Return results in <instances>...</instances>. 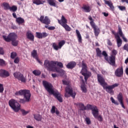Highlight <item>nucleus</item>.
Returning <instances> with one entry per match:
<instances>
[{"mask_svg":"<svg viewBox=\"0 0 128 128\" xmlns=\"http://www.w3.org/2000/svg\"><path fill=\"white\" fill-rule=\"evenodd\" d=\"M110 100L112 104H115L116 106H118V104H120V103L116 101V100H114L113 97H111L110 98Z\"/></svg>","mask_w":128,"mask_h":128,"instance_id":"a19ab883","label":"nucleus"},{"mask_svg":"<svg viewBox=\"0 0 128 128\" xmlns=\"http://www.w3.org/2000/svg\"><path fill=\"white\" fill-rule=\"evenodd\" d=\"M76 34L77 36V38H78V42H82V35H80V31L78 30H76Z\"/></svg>","mask_w":128,"mask_h":128,"instance_id":"473e14b6","label":"nucleus"},{"mask_svg":"<svg viewBox=\"0 0 128 128\" xmlns=\"http://www.w3.org/2000/svg\"><path fill=\"white\" fill-rule=\"evenodd\" d=\"M2 38L6 42H12V40H16V34L14 33H10L8 36H3Z\"/></svg>","mask_w":128,"mask_h":128,"instance_id":"1a4fd4ad","label":"nucleus"},{"mask_svg":"<svg viewBox=\"0 0 128 128\" xmlns=\"http://www.w3.org/2000/svg\"><path fill=\"white\" fill-rule=\"evenodd\" d=\"M26 36L27 37V38H28V40H30L32 42H34V34L32 33V32L30 30H28L26 32Z\"/></svg>","mask_w":128,"mask_h":128,"instance_id":"6ab92c4d","label":"nucleus"},{"mask_svg":"<svg viewBox=\"0 0 128 128\" xmlns=\"http://www.w3.org/2000/svg\"><path fill=\"white\" fill-rule=\"evenodd\" d=\"M85 120H86L87 124H92L90 119L89 118L86 117L85 119Z\"/></svg>","mask_w":128,"mask_h":128,"instance_id":"09e8293b","label":"nucleus"},{"mask_svg":"<svg viewBox=\"0 0 128 128\" xmlns=\"http://www.w3.org/2000/svg\"><path fill=\"white\" fill-rule=\"evenodd\" d=\"M4 90V84H0V92L2 94Z\"/></svg>","mask_w":128,"mask_h":128,"instance_id":"8fccbe9b","label":"nucleus"},{"mask_svg":"<svg viewBox=\"0 0 128 128\" xmlns=\"http://www.w3.org/2000/svg\"><path fill=\"white\" fill-rule=\"evenodd\" d=\"M0 54H2V56H4V48H2L0 47Z\"/></svg>","mask_w":128,"mask_h":128,"instance_id":"4d7b16f0","label":"nucleus"},{"mask_svg":"<svg viewBox=\"0 0 128 128\" xmlns=\"http://www.w3.org/2000/svg\"><path fill=\"white\" fill-rule=\"evenodd\" d=\"M82 75L84 76V77L85 80H88V78H90V76H92V73L90 72L83 73V74Z\"/></svg>","mask_w":128,"mask_h":128,"instance_id":"c9c22d12","label":"nucleus"},{"mask_svg":"<svg viewBox=\"0 0 128 128\" xmlns=\"http://www.w3.org/2000/svg\"><path fill=\"white\" fill-rule=\"evenodd\" d=\"M102 14H104V16H108V13L106 12H102Z\"/></svg>","mask_w":128,"mask_h":128,"instance_id":"0e129e2a","label":"nucleus"},{"mask_svg":"<svg viewBox=\"0 0 128 128\" xmlns=\"http://www.w3.org/2000/svg\"><path fill=\"white\" fill-rule=\"evenodd\" d=\"M122 2H126V4H128V0H121Z\"/></svg>","mask_w":128,"mask_h":128,"instance_id":"338daca9","label":"nucleus"},{"mask_svg":"<svg viewBox=\"0 0 128 128\" xmlns=\"http://www.w3.org/2000/svg\"><path fill=\"white\" fill-rule=\"evenodd\" d=\"M88 72V69L87 68H82L81 70V74H86Z\"/></svg>","mask_w":128,"mask_h":128,"instance_id":"6e6d98bb","label":"nucleus"},{"mask_svg":"<svg viewBox=\"0 0 128 128\" xmlns=\"http://www.w3.org/2000/svg\"><path fill=\"white\" fill-rule=\"evenodd\" d=\"M107 44L108 46H112V42H110V39L107 40Z\"/></svg>","mask_w":128,"mask_h":128,"instance_id":"680f3d73","label":"nucleus"},{"mask_svg":"<svg viewBox=\"0 0 128 128\" xmlns=\"http://www.w3.org/2000/svg\"><path fill=\"white\" fill-rule=\"evenodd\" d=\"M95 118H96L99 122H102V116L101 115H98Z\"/></svg>","mask_w":128,"mask_h":128,"instance_id":"603ef678","label":"nucleus"},{"mask_svg":"<svg viewBox=\"0 0 128 128\" xmlns=\"http://www.w3.org/2000/svg\"><path fill=\"white\" fill-rule=\"evenodd\" d=\"M14 64H18L20 62V58L16 57L14 60Z\"/></svg>","mask_w":128,"mask_h":128,"instance_id":"bf43d9fd","label":"nucleus"},{"mask_svg":"<svg viewBox=\"0 0 128 128\" xmlns=\"http://www.w3.org/2000/svg\"><path fill=\"white\" fill-rule=\"evenodd\" d=\"M82 68H88V66H86V64L84 62V61L82 62Z\"/></svg>","mask_w":128,"mask_h":128,"instance_id":"13d9d810","label":"nucleus"},{"mask_svg":"<svg viewBox=\"0 0 128 128\" xmlns=\"http://www.w3.org/2000/svg\"><path fill=\"white\" fill-rule=\"evenodd\" d=\"M16 22L18 24H22L24 22V19L22 18V17H18L16 19Z\"/></svg>","mask_w":128,"mask_h":128,"instance_id":"7c9ffc66","label":"nucleus"},{"mask_svg":"<svg viewBox=\"0 0 128 128\" xmlns=\"http://www.w3.org/2000/svg\"><path fill=\"white\" fill-rule=\"evenodd\" d=\"M10 12H14L16 10H18V6H12V7H10Z\"/></svg>","mask_w":128,"mask_h":128,"instance_id":"79ce46f5","label":"nucleus"},{"mask_svg":"<svg viewBox=\"0 0 128 128\" xmlns=\"http://www.w3.org/2000/svg\"><path fill=\"white\" fill-rule=\"evenodd\" d=\"M20 112H22L23 116H26V114H28V111H26L24 109H21Z\"/></svg>","mask_w":128,"mask_h":128,"instance_id":"3c124183","label":"nucleus"},{"mask_svg":"<svg viewBox=\"0 0 128 128\" xmlns=\"http://www.w3.org/2000/svg\"><path fill=\"white\" fill-rule=\"evenodd\" d=\"M62 82L63 84H65V86H68L65 89V98H70V96L73 98H75L76 94L72 90V88L70 86V82L63 80Z\"/></svg>","mask_w":128,"mask_h":128,"instance_id":"423d86ee","label":"nucleus"},{"mask_svg":"<svg viewBox=\"0 0 128 128\" xmlns=\"http://www.w3.org/2000/svg\"><path fill=\"white\" fill-rule=\"evenodd\" d=\"M14 76L18 80H26V78L20 72H15L14 73Z\"/></svg>","mask_w":128,"mask_h":128,"instance_id":"ddd939ff","label":"nucleus"},{"mask_svg":"<svg viewBox=\"0 0 128 128\" xmlns=\"http://www.w3.org/2000/svg\"><path fill=\"white\" fill-rule=\"evenodd\" d=\"M36 60L40 64H41V66L42 65V61H40V59H38V58H36Z\"/></svg>","mask_w":128,"mask_h":128,"instance_id":"e2e57ef3","label":"nucleus"},{"mask_svg":"<svg viewBox=\"0 0 128 128\" xmlns=\"http://www.w3.org/2000/svg\"><path fill=\"white\" fill-rule=\"evenodd\" d=\"M58 22L60 24V26H62V24H68V20L64 16H62L61 20H58Z\"/></svg>","mask_w":128,"mask_h":128,"instance_id":"5701e85b","label":"nucleus"},{"mask_svg":"<svg viewBox=\"0 0 128 128\" xmlns=\"http://www.w3.org/2000/svg\"><path fill=\"white\" fill-rule=\"evenodd\" d=\"M42 84L50 94H52L60 102H62V97L60 94V92L54 90V86L52 84L46 80H43Z\"/></svg>","mask_w":128,"mask_h":128,"instance_id":"f257e3e1","label":"nucleus"},{"mask_svg":"<svg viewBox=\"0 0 128 128\" xmlns=\"http://www.w3.org/2000/svg\"><path fill=\"white\" fill-rule=\"evenodd\" d=\"M3 6L4 7V10H10V4L8 3H3Z\"/></svg>","mask_w":128,"mask_h":128,"instance_id":"e433bc0d","label":"nucleus"},{"mask_svg":"<svg viewBox=\"0 0 128 128\" xmlns=\"http://www.w3.org/2000/svg\"><path fill=\"white\" fill-rule=\"evenodd\" d=\"M92 113L94 118H98V109L96 106V108L92 111Z\"/></svg>","mask_w":128,"mask_h":128,"instance_id":"bb28decb","label":"nucleus"},{"mask_svg":"<svg viewBox=\"0 0 128 128\" xmlns=\"http://www.w3.org/2000/svg\"><path fill=\"white\" fill-rule=\"evenodd\" d=\"M0 76L2 78H8V76H10V72L4 70H0Z\"/></svg>","mask_w":128,"mask_h":128,"instance_id":"a211bd4d","label":"nucleus"},{"mask_svg":"<svg viewBox=\"0 0 128 128\" xmlns=\"http://www.w3.org/2000/svg\"><path fill=\"white\" fill-rule=\"evenodd\" d=\"M46 2V1L44 0H33V4H36L37 6H38L40 4H44Z\"/></svg>","mask_w":128,"mask_h":128,"instance_id":"c756f323","label":"nucleus"},{"mask_svg":"<svg viewBox=\"0 0 128 128\" xmlns=\"http://www.w3.org/2000/svg\"><path fill=\"white\" fill-rule=\"evenodd\" d=\"M116 38L118 48L122 46V40L120 37V36H117V38Z\"/></svg>","mask_w":128,"mask_h":128,"instance_id":"cd10ccee","label":"nucleus"},{"mask_svg":"<svg viewBox=\"0 0 128 128\" xmlns=\"http://www.w3.org/2000/svg\"><path fill=\"white\" fill-rule=\"evenodd\" d=\"M12 42V44L14 46H16L18 44V40H13Z\"/></svg>","mask_w":128,"mask_h":128,"instance_id":"49530a36","label":"nucleus"},{"mask_svg":"<svg viewBox=\"0 0 128 128\" xmlns=\"http://www.w3.org/2000/svg\"><path fill=\"white\" fill-rule=\"evenodd\" d=\"M98 82L100 86H102L104 90L106 92L111 94V96H114V88H118V86H120V84L118 83H115L114 84L109 86L104 80H98Z\"/></svg>","mask_w":128,"mask_h":128,"instance_id":"39448f33","label":"nucleus"},{"mask_svg":"<svg viewBox=\"0 0 128 128\" xmlns=\"http://www.w3.org/2000/svg\"><path fill=\"white\" fill-rule=\"evenodd\" d=\"M56 64L58 66L62 68H64V64L62 62H58V61H50L48 60H45L44 62V68L47 70H54V69L60 68L58 67H56Z\"/></svg>","mask_w":128,"mask_h":128,"instance_id":"7ed1b4c3","label":"nucleus"},{"mask_svg":"<svg viewBox=\"0 0 128 128\" xmlns=\"http://www.w3.org/2000/svg\"><path fill=\"white\" fill-rule=\"evenodd\" d=\"M117 100L118 102H119L120 104L123 108H126V106L124 104V96L122 95V93L119 92L117 96Z\"/></svg>","mask_w":128,"mask_h":128,"instance_id":"4468645a","label":"nucleus"},{"mask_svg":"<svg viewBox=\"0 0 128 128\" xmlns=\"http://www.w3.org/2000/svg\"><path fill=\"white\" fill-rule=\"evenodd\" d=\"M34 118L38 120V122H42V117L40 114H34Z\"/></svg>","mask_w":128,"mask_h":128,"instance_id":"72a5a7b5","label":"nucleus"},{"mask_svg":"<svg viewBox=\"0 0 128 128\" xmlns=\"http://www.w3.org/2000/svg\"><path fill=\"white\" fill-rule=\"evenodd\" d=\"M45 28H48L50 30H56V27L52 26L48 27V26H45Z\"/></svg>","mask_w":128,"mask_h":128,"instance_id":"de8ad7c7","label":"nucleus"},{"mask_svg":"<svg viewBox=\"0 0 128 128\" xmlns=\"http://www.w3.org/2000/svg\"><path fill=\"white\" fill-rule=\"evenodd\" d=\"M104 2L105 4H108V6L110 8V10L114 12V4H112V1L104 0Z\"/></svg>","mask_w":128,"mask_h":128,"instance_id":"aec40b11","label":"nucleus"},{"mask_svg":"<svg viewBox=\"0 0 128 128\" xmlns=\"http://www.w3.org/2000/svg\"><path fill=\"white\" fill-rule=\"evenodd\" d=\"M118 34L122 38L124 42H128V39L124 37V33H122V27L120 26L118 27Z\"/></svg>","mask_w":128,"mask_h":128,"instance_id":"f3484780","label":"nucleus"},{"mask_svg":"<svg viewBox=\"0 0 128 128\" xmlns=\"http://www.w3.org/2000/svg\"><path fill=\"white\" fill-rule=\"evenodd\" d=\"M31 56H32V58H35V60L38 58V52L36 50H33L31 52Z\"/></svg>","mask_w":128,"mask_h":128,"instance_id":"c85d7f7f","label":"nucleus"},{"mask_svg":"<svg viewBox=\"0 0 128 128\" xmlns=\"http://www.w3.org/2000/svg\"><path fill=\"white\" fill-rule=\"evenodd\" d=\"M115 76L118 78H122L124 76V67L121 66L115 70Z\"/></svg>","mask_w":128,"mask_h":128,"instance_id":"f8f14e48","label":"nucleus"},{"mask_svg":"<svg viewBox=\"0 0 128 128\" xmlns=\"http://www.w3.org/2000/svg\"><path fill=\"white\" fill-rule=\"evenodd\" d=\"M16 56H18V54H16V52H12L10 54V58L12 60L14 58H16Z\"/></svg>","mask_w":128,"mask_h":128,"instance_id":"a18cd8bd","label":"nucleus"},{"mask_svg":"<svg viewBox=\"0 0 128 128\" xmlns=\"http://www.w3.org/2000/svg\"><path fill=\"white\" fill-rule=\"evenodd\" d=\"M62 26L66 30V32H70L72 30V28L68 25V24H62Z\"/></svg>","mask_w":128,"mask_h":128,"instance_id":"f704fd0d","label":"nucleus"},{"mask_svg":"<svg viewBox=\"0 0 128 128\" xmlns=\"http://www.w3.org/2000/svg\"><path fill=\"white\" fill-rule=\"evenodd\" d=\"M12 16L14 18H16H16H18L16 17V12L12 13Z\"/></svg>","mask_w":128,"mask_h":128,"instance_id":"69168bd1","label":"nucleus"},{"mask_svg":"<svg viewBox=\"0 0 128 128\" xmlns=\"http://www.w3.org/2000/svg\"><path fill=\"white\" fill-rule=\"evenodd\" d=\"M112 34H114V36H115V38H118V36H120V35H118V34H118V32L116 33V32L112 30Z\"/></svg>","mask_w":128,"mask_h":128,"instance_id":"864d4df0","label":"nucleus"},{"mask_svg":"<svg viewBox=\"0 0 128 128\" xmlns=\"http://www.w3.org/2000/svg\"><path fill=\"white\" fill-rule=\"evenodd\" d=\"M96 56H98L99 58H102V50L100 49V48H97L96 49Z\"/></svg>","mask_w":128,"mask_h":128,"instance_id":"58836bf2","label":"nucleus"},{"mask_svg":"<svg viewBox=\"0 0 128 128\" xmlns=\"http://www.w3.org/2000/svg\"><path fill=\"white\" fill-rule=\"evenodd\" d=\"M118 8L120 10H126V6H119Z\"/></svg>","mask_w":128,"mask_h":128,"instance_id":"052dcab7","label":"nucleus"},{"mask_svg":"<svg viewBox=\"0 0 128 128\" xmlns=\"http://www.w3.org/2000/svg\"><path fill=\"white\" fill-rule=\"evenodd\" d=\"M33 74H34L36 76H40V74H42V72L40 70H34L32 72Z\"/></svg>","mask_w":128,"mask_h":128,"instance_id":"ea45409f","label":"nucleus"},{"mask_svg":"<svg viewBox=\"0 0 128 128\" xmlns=\"http://www.w3.org/2000/svg\"><path fill=\"white\" fill-rule=\"evenodd\" d=\"M6 66V61L4 59L0 58V66Z\"/></svg>","mask_w":128,"mask_h":128,"instance_id":"c03bdc74","label":"nucleus"},{"mask_svg":"<svg viewBox=\"0 0 128 128\" xmlns=\"http://www.w3.org/2000/svg\"><path fill=\"white\" fill-rule=\"evenodd\" d=\"M47 2H48L50 6H54V8H58V5L56 4V0H47Z\"/></svg>","mask_w":128,"mask_h":128,"instance_id":"a878e982","label":"nucleus"},{"mask_svg":"<svg viewBox=\"0 0 128 128\" xmlns=\"http://www.w3.org/2000/svg\"><path fill=\"white\" fill-rule=\"evenodd\" d=\"M48 72H56L57 74H58L60 76H62L66 74V71L62 69V68H56L54 70H48Z\"/></svg>","mask_w":128,"mask_h":128,"instance_id":"2eb2a0df","label":"nucleus"},{"mask_svg":"<svg viewBox=\"0 0 128 128\" xmlns=\"http://www.w3.org/2000/svg\"><path fill=\"white\" fill-rule=\"evenodd\" d=\"M86 80H82L81 82V86L80 88L83 92H86L88 90H86Z\"/></svg>","mask_w":128,"mask_h":128,"instance_id":"b1692460","label":"nucleus"},{"mask_svg":"<svg viewBox=\"0 0 128 128\" xmlns=\"http://www.w3.org/2000/svg\"><path fill=\"white\" fill-rule=\"evenodd\" d=\"M38 20H40L42 24H50V20L48 18V17L44 16H41L40 18H38Z\"/></svg>","mask_w":128,"mask_h":128,"instance_id":"9d476101","label":"nucleus"},{"mask_svg":"<svg viewBox=\"0 0 128 128\" xmlns=\"http://www.w3.org/2000/svg\"><path fill=\"white\" fill-rule=\"evenodd\" d=\"M117 54L118 51L114 49L112 50L110 56L109 57L106 52L104 50L102 52V55L104 56L105 60L113 66H116V58Z\"/></svg>","mask_w":128,"mask_h":128,"instance_id":"f03ea898","label":"nucleus"},{"mask_svg":"<svg viewBox=\"0 0 128 128\" xmlns=\"http://www.w3.org/2000/svg\"><path fill=\"white\" fill-rule=\"evenodd\" d=\"M36 37L37 38H46L48 36V34L46 32H36Z\"/></svg>","mask_w":128,"mask_h":128,"instance_id":"dca6fc26","label":"nucleus"},{"mask_svg":"<svg viewBox=\"0 0 128 128\" xmlns=\"http://www.w3.org/2000/svg\"><path fill=\"white\" fill-rule=\"evenodd\" d=\"M88 18L89 20H90V24L92 26V28H93L94 34L95 36H98V34H100V28H98L96 25V23H94V19H92V16H89L88 17Z\"/></svg>","mask_w":128,"mask_h":128,"instance_id":"6e6552de","label":"nucleus"},{"mask_svg":"<svg viewBox=\"0 0 128 128\" xmlns=\"http://www.w3.org/2000/svg\"><path fill=\"white\" fill-rule=\"evenodd\" d=\"M123 49L124 50H126L128 52V44H126L123 46Z\"/></svg>","mask_w":128,"mask_h":128,"instance_id":"5fc2aeb1","label":"nucleus"},{"mask_svg":"<svg viewBox=\"0 0 128 128\" xmlns=\"http://www.w3.org/2000/svg\"><path fill=\"white\" fill-rule=\"evenodd\" d=\"M77 106L80 108L81 110H86V107L82 103H78Z\"/></svg>","mask_w":128,"mask_h":128,"instance_id":"2f4dec72","label":"nucleus"},{"mask_svg":"<svg viewBox=\"0 0 128 128\" xmlns=\"http://www.w3.org/2000/svg\"><path fill=\"white\" fill-rule=\"evenodd\" d=\"M66 44V41L64 40H62L60 42L58 43V46L56 44V43L54 42L52 43V46L55 50H60L62 48V46Z\"/></svg>","mask_w":128,"mask_h":128,"instance_id":"9b49d317","label":"nucleus"},{"mask_svg":"<svg viewBox=\"0 0 128 128\" xmlns=\"http://www.w3.org/2000/svg\"><path fill=\"white\" fill-rule=\"evenodd\" d=\"M82 10H83V12H90V10H92V8L90 6L86 4H84L82 7Z\"/></svg>","mask_w":128,"mask_h":128,"instance_id":"4be33fe9","label":"nucleus"},{"mask_svg":"<svg viewBox=\"0 0 128 128\" xmlns=\"http://www.w3.org/2000/svg\"><path fill=\"white\" fill-rule=\"evenodd\" d=\"M15 96H24V98L25 99H19V102L20 104H24L26 102H28L30 100V96L32 94L30 91L27 90H20L19 91H17L15 92Z\"/></svg>","mask_w":128,"mask_h":128,"instance_id":"20e7f679","label":"nucleus"},{"mask_svg":"<svg viewBox=\"0 0 128 128\" xmlns=\"http://www.w3.org/2000/svg\"><path fill=\"white\" fill-rule=\"evenodd\" d=\"M98 80H104V76L100 74H97Z\"/></svg>","mask_w":128,"mask_h":128,"instance_id":"37998d69","label":"nucleus"},{"mask_svg":"<svg viewBox=\"0 0 128 128\" xmlns=\"http://www.w3.org/2000/svg\"><path fill=\"white\" fill-rule=\"evenodd\" d=\"M95 108H96V106L92 105L90 104H88L86 106V108H87V110H92Z\"/></svg>","mask_w":128,"mask_h":128,"instance_id":"4c0bfd02","label":"nucleus"},{"mask_svg":"<svg viewBox=\"0 0 128 128\" xmlns=\"http://www.w3.org/2000/svg\"><path fill=\"white\" fill-rule=\"evenodd\" d=\"M76 62L74 61H72L68 63V64L66 65V68H67L72 70V68H76Z\"/></svg>","mask_w":128,"mask_h":128,"instance_id":"412c9836","label":"nucleus"},{"mask_svg":"<svg viewBox=\"0 0 128 128\" xmlns=\"http://www.w3.org/2000/svg\"><path fill=\"white\" fill-rule=\"evenodd\" d=\"M50 112L52 114H56V116L60 115V111H58V110L57 108H56V106H52V108L50 110Z\"/></svg>","mask_w":128,"mask_h":128,"instance_id":"393cba45","label":"nucleus"},{"mask_svg":"<svg viewBox=\"0 0 128 128\" xmlns=\"http://www.w3.org/2000/svg\"><path fill=\"white\" fill-rule=\"evenodd\" d=\"M126 74H127L128 76V68H127L126 70Z\"/></svg>","mask_w":128,"mask_h":128,"instance_id":"774afa93","label":"nucleus"},{"mask_svg":"<svg viewBox=\"0 0 128 128\" xmlns=\"http://www.w3.org/2000/svg\"><path fill=\"white\" fill-rule=\"evenodd\" d=\"M8 104L15 112H18L20 110V104L14 99L10 100L8 102Z\"/></svg>","mask_w":128,"mask_h":128,"instance_id":"0eeeda50","label":"nucleus"}]
</instances>
